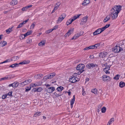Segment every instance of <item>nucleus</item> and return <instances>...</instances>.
Listing matches in <instances>:
<instances>
[{
	"instance_id": "1",
	"label": "nucleus",
	"mask_w": 125,
	"mask_h": 125,
	"mask_svg": "<svg viewBox=\"0 0 125 125\" xmlns=\"http://www.w3.org/2000/svg\"><path fill=\"white\" fill-rule=\"evenodd\" d=\"M122 6L118 5L114 6L111 10V15L112 20L115 19L118 16V14L121 10Z\"/></svg>"
},
{
	"instance_id": "2",
	"label": "nucleus",
	"mask_w": 125,
	"mask_h": 125,
	"mask_svg": "<svg viewBox=\"0 0 125 125\" xmlns=\"http://www.w3.org/2000/svg\"><path fill=\"white\" fill-rule=\"evenodd\" d=\"M81 15V14H79L75 15L73 17L69 19L66 22V25H68L71 24L73 21L79 18V17Z\"/></svg>"
},
{
	"instance_id": "3",
	"label": "nucleus",
	"mask_w": 125,
	"mask_h": 125,
	"mask_svg": "<svg viewBox=\"0 0 125 125\" xmlns=\"http://www.w3.org/2000/svg\"><path fill=\"white\" fill-rule=\"evenodd\" d=\"M101 78L103 81L105 82H107L111 80L110 77L106 75H103Z\"/></svg>"
},
{
	"instance_id": "4",
	"label": "nucleus",
	"mask_w": 125,
	"mask_h": 125,
	"mask_svg": "<svg viewBox=\"0 0 125 125\" xmlns=\"http://www.w3.org/2000/svg\"><path fill=\"white\" fill-rule=\"evenodd\" d=\"M66 15L65 13H63L59 17L58 19L57 20L56 23L59 24L64 19Z\"/></svg>"
},
{
	"instance_id": "5",
	"label": "nucleus",
	"mask_w": 125,
	"mask_h": 125,
	"mask_svg": "<svg viewBox=\"0 0 125 125\" xmlns=\"http://www.w3.org/2000/svg\"><path fill=\"white\" fill-rule=\"evenodd\" d=\"M123 50L121 47L117 45L112 49L113 51L115 53H118L122 51Z\"/></svg>"
},
{
	"instance_id": "6",
	"label": "nucleus",
	"mask_w": 125,
	"mask_h": 125,
	"mask_svg": "<svg viewBox=\"0 0 125 125\" xmlns=\"http://www.w3.org/2000/svg\"><path fill=\"white\" fill-rule=\"evenodd\" d=\"M45 89L46 92L51 94L55 90V88L54 87H47Z\"/></svg>"
},
{
	"instance_id": "7",
	"label": "nucleus",
	"mask_w": 125,
	"mask_h": 125,
	"mask_svg": "<svg viewBox=\"0 0 125 125\" xmlns=\"http://www.w3.org/2000/svg\"><path fill=\"white\" fill-rule=\"evenodd\" d=\"M84 65L83 64H79L76 67V70L78 71H84Z\"/></svg>"
},
{
	"instance_id": "8",
	"label": "nucleus",
	"mask_w": 125,
	"mask_h": 125,
	"mask_svg": "<svg viewBox=\"0 0 125 125\" xmlns=\"http://www.w3.org/2000/svg\"><path fill=\"white\" fill-rule=\"evenodd\" d=\"M69 81L72 83H75L78 81V78L76 77H74L72 76L69 79Z\"/></svg>"
},
{
	"instance_id": "9",
	"label": "nucleus",
	"mask_w": 125,
	"mask_h": 125,
	"mask_svg": "<svg viewBox=\"0 0 125 125\" xmlns=\"http://www.w3.org/2000/svg\"><path fill=\"white\" fill-rule=\"evenodd\" d=\"M97 66V65L95 63H89L87 64L86 65V67L89 69H92L94 67Z\"/></svg>"
},
{
	"instance_id": "10",
	"label": "nucleus",
	"mask_w": 125,
	"mask_h": 125,
	"mask_svg": "<svg viewBox=\"0 0 125 125\" xmlns=\"http://www.w3.org/2000/svg\"><path fill=\"white\" fill-rule=\"evenodd\" d=\"M32 81L31 80V79H28L25 81H24L21 82V84L22 86H24L31 83Z\"/></svg>"
},
{
	"instance_id": "11",
	"label": "nucleus",
	"mask_w": 125,
	"mask_h": 125,
	"mask_svg": "<svg viewBox=\"0 0 125 125\" xmlns=\"http://www.w3.org/2000/svg\"><path fill=\"white\" fill-rule=\"evenodd\" d=\"M103 31L102 28H99L93 33V34L94 36L96 35L101 33Z\"/></svg>"
},
{
	"instance_id": "12",
	"label": "nucleus",
	"mask_w": 125,
	"mask_h": 125,
	"mask_svg": "<svg viewBox=\"0 0 125 125\" xmlns=\"http://www.w3.org/2000/svg\"><path fill=\"white\" fill-rule=\"evenodd\" d=\"M55 75V73H53L46 75L44 77V78L46 79H51L53 78Z\"/></svg>"
},
{
	"instance_id": "13",
	"label": "nucleus",
	"mask_w": 125,
	"mask_h": 125,
	"mask_svg": "<svg viewBox=\"0 0 125 125\" xmlns=\"http://www.w3.org/2000/svg\"><path fill=\"white\" fill-rule=\"evenodd\" d=\"M107 55V52L104 51L100 53L99 54V56L100 58H104Z\"/></svg>"
},
{
	"instance_id": "14",
	"label": "nucleus",
	"mask_w": 125,
	"mask_h": 125,
	"mask_svg": "<svg viewBox=\"0 0 125 125\" xmlns=\"http://www.w3.org/2000/svg\"><path fill=\"white\" fill-rule=\"evenodd\" d=\"M110 66L108 65L106 66L105 68L104 69L103 71L106 74H110V72L108 71L110 70Z\"/></svg>"
},
{
	"instance_id": "15",
	"label": "nucleus",
	"mask_w": 125,
	"mask_h": 125,
	"mask_svg": "<svg viewBox=\"0 0 125 125\" xmlns=\"http://www.w3.org/2000/svg\"><path fill=\"white\" fill-rule=\"evenodd\" d=\"M88 18V16H87L83 17V18L82 20L80 23V25H82L85 23L87 22Z\"/></svg>"
},
{
	"instance_id": "16",
	"label": "nucleus",
	"mask_w": 125,
	"mask_h": 125,
	"mask_svg": "<svg viewBox=\"0 0 125 125\" xmlns=\"http://www.w3.org/2000/svg\"><path fill=\"white\" fill-rule=\"evenodd\" d=\"M75 101V95H74L73 96V98L70 101L71 107L72 108L73 107V105Z\"/></svg>"
},
{
	"instance_id": "17",
	"label": "nucleus",
	"mask_w": 125,
	"mask_h": 125,
	"mask_svg": "<svg viewBox=\"0 0 125 125\" xmlns=\"http://www.w3.org/2000/svg\"><path fill=\"white\" fill-rule=\"evenodd\" d=\"M60 3L59 2L56 3V5L55 6L54 9L52 10V13L54 12H55V10H56L58 9L60 5Z\"/></svg>"
},
{
	"instance_id": "18",
	"label": "nucleus",
	"mask_w": 125,
	"mask_h": 125,
	"mask_svg": "<svg viewBox=\"0 0 125 125\" xmlns=\"http://www.w3.org/2000/svg\"><path fill=\"white\" fill-rule=\"evenodd\" d=\"M30 62V61L29 60H24L23 61L20 62L19 63H18L19 64H19L21 65H23L25 64H27L29 63Z\"/></svg>"
},
{
	"instance_id": "19",
	"label": "nucleus",
	"mask_w": 125,
	"mask_h": 125,
	"mask_svg": "<svg viewBox=\"0 0 125 125\" xmlns=\"http://www.w3.org/2000/svg\"><path fill=\"white\" fill-rule=\"evenodd\" d=\"M61 95L59 93H57L56 92H54L53 94V96L54 98H58L59 97L61 96Z\"/></svg>"
},
{
	"instance_id": "20",
	"label": "nucleus",
	"mask_w": 125,
	"mask_h": 125,
	"mask_svg": "<svg viewBox=\"0 0 125 125\" xmlns=\"http://www.w3.org/2000/svg\"><path fill=\"white\" fill-rule=\"evenodd\" d=\"M90 2L89 0H84L82 3V4L84 6L87 5Z\"/></svg>"
},
{
	"instance_id": "21",
	"label": "nucleus",
	"mask_w": 125,
	"mask_h": 125,
	"mask_svg": "<svg viewBox=\"0 0 125 125\" xmlns=\"http://www.w3.org/2000/svg\"><path fill=\"white\" fill-rule=\"evenodd\" d=\"M32 6V5H31L29 6H28L23 7L22 9V10L23 11H26L29 8L31 7Z\"/></svg>"
},
{
	"instance_id": "22",
	"label": "nucleus",
	"mask_w": 125,
	"mask_h": 125,
	"mask_svg": "<svg viewBox=\"0 0 125 125\" xmlns=\"http://www.w3.org/2000/svg\"><path fill=\"white\" fill-rule=\"evenodd\" d=\"M14 26H12L10 28L6 30L5 31L7 34L10 33L11 31H13L12 30Z\"/></svg>"
},
{
	"instance_id": "23",
	"label": "nucleus",
	"mask_w": 125,
	"mask_h": 125,
	"mask_svg": "<svg viewBox=\"0 0 125 125\" xmlns=\"http://www.w3.org/2000/svg\"><path fill=\"white\" fill-rule=\"evenodd\" d=\"M7 44V42L4 41H2L0 43V46L3 47Z\"/></svg>"
},
{
	"instance_id": "24",
	"label": "nucleus",
	"mask_w": 125,
	"mask_h": 125,
	"mask_svg": "<svg viewBox=\"0 0 125 125\" xmlns=\"http://www.w3.org/2000/svg\"><path fill=\"white\" fill-rule=\"evenodd\" d=\"M34 91L35 92H40L43 90L42 88L40 87L34 89Z\"/></svg>"
},
{
	"instance_id": "25",
	"label": "nucleus",
	"mask_w": 125,
	"mask_h": 125,
	"mask_svg": "<svg viewBox=\"0 0 125 125\" xmlns=\"http://www.w3.org/2000/svg\"><path fill=\"white\" fill-rule=\"evenodd\" d=\"M45 40H43L39 43L38 45L41 47L45 45Z\"/></svg>"
},
{
	"instance_id": "26",
	"label": "nucleus",
	"mask_w": 125,
	"mask_h": 125,
	"mask_svg": "<svg viewBox=\"0 0 125 125\" xmlns=\"http://www.w3.org/2000/svg\"><path fill=\"white\" fill-rule=\"evenodd\" d=\"M42 114V113L40 112H37L35 113L33 115V117H36L39 116Z\"/></svg>"
},
{
	"instance_id": "27",
	"label": "nucleus",
	"mask_w": 125,
	"mask_h": 125,
	"mask_svg": "<svg viewBox=\"0 0 125 125\" xmlns=\"http://www.w3.org/2000/svg\"><path fill=\"white\" fill-rule=\"evenodd\" d=\"M17 3V1L16 0H13L10 3L11 5L14 6L16 5Z\"/></svg>"
},
{
	"instance_id": "28",
	"label": "nucleus",
	"mask_w": 125,
	"mask_h": 125,
	"mask_svg": "<svg viewBox=\"0 0 125 125\" xmlns=\"http://www.w3.org/2000/svg\"><path fill=\"white\" fill-rule=\"evenodd\" d=\"M111 17L110 15H107L106 17L105 18L104 20V22H107L108 20H109Z\"/></svg>"
},
{
	"instance_id": "29",
	"label": "nucleus",
	"mask_w": 125,
	"mask_h": 125,
	"mask_svg": "<svg viewBox=\"0 0 125 125\" xmlns=\"http://www.w3.org/2000/svg\"><path fill=\"white\" fill-rule=\"evenodd\" d=\"M94 49V47L93 46H91L88 47H86L83 49V50L88 51L90 49Z\"/></svg>"
},
{
	"instance_id": "30",
	"label": "nucleus",
	"mask_w": 125,
	"mask_h": 125,
	"mask_svg": "<svg viewBox=\"0 0 125 125\" xmlns=\"http://www.w3.org/2000/svg\"><path fill=\"white\" fill-rule=\"evenodd\" d=\"M19 66V64L17 63H15L13 64H12L10 65V67H11L12 68H14L15 67H17Z\"/></svg>"
},
{
	"instance_id": "31",
	"label": "nucleus",
	"mask_w": 125,
	"mask_h": 125,
	"mask_svg": "<svg viewBox=\"0 0 125 125\" xmlns=\"http://www.w3.org/2000/svg\"><path fill=\"white\" fill-rule=\"evenodd\" d=\"M125 85V83L121 81L119 83V86L121 88L124 87Z\"/></svg>"
},
{
	"instance_id": "32",
	"label": "nucleus",
	"mask_w": 125,
	"mask_h": 125,
	"mask_svg": "<svg viewBox=\"0 0 125 125\" xmlns=\"http://www.w3.org/2000/svg\"><path fill=\"white\" fill-rule=\"evenodd\" d=\"M9 79L8 76H6L5 77L1 78L0 79V81L2 80H8Z\"/></svg>"
},
{
	"instance_id": "33",
	"label": "nucleus",
	"mask_w": 125,
	"mask_h": 125,
	"mask_svg": "<svg viewBox=\"0 0 125 125\" xmlns=\"http://www.w3.org/2000/svg\"><path fill=\"white\" fill-rule=\"evenodd\" d=\"M64 89V88L62 86L58 87L56 89V90L58 92L61 91Z\"/></svg>"
},
{
	"instance_id": "34",
	"label": "nucleus",
	"mask_w": 125,
	"mask_h": 125,
	"mask_svg": "<svg viewBox=\"0 0 125 125\" xmlns=\"http://www.w3.org/2000/svg\"><path fill=\"white\" fill-rule=\"evenodd\" d=\"M80 36V35L78 34L77 33L72 38V40L73 39H76L78 38Z\"/></svg>"
},
{
	"instance_id": "35",
	"label": "nucleus",
	"mask_w": 125,
	"mask_h": 125,
	"mask_svg": "<svg viewBox=\"0 0 125 125\" xmlns=\"http://www.w3.org/2000/svg\"><path fill=\"white\" fill-rule=\"evenodd\" d=\"M32 42V40L30 38H28L26 40V43L27 44H30Z\"/></svg>"
},
{
	"instance_id": "36",
	"label": "nucleus",
	"mask_w": 125,
	"mask_h": 125,
	"mask_svg": "<svg viewBox=\"0 0 125 125\" xmlns=\"http://www.w3.org/2000/svg\"><path fill=\"white\" fill-rule=\"evenodd\" d=\"M94 48V49L99 48H100V44L99 43H97L95 44L94 45H93Z\"/></svg>"
},
{
	"instance_id": "37",
	"label": "nucleus",
	"mask_w": 125,
	"mask_h": 125,
	"mask_svg": "<svg viewBox=\"0 0 125 125\" xmlns=\"http://www.w3.org/2000/svg\"><path fill=\"white\" fill-rule=\"evenodd\" d=\"M110 24H106L105 26H104L101 28L102 30H103V31L105 30L106 28H108L110 26Z\"/></svg>"
},
{
	"instance_id": "38",
	"label": "nucleus",
	"mask_w": 125,
	"mask_h": 125,
	"mask_svg": "<svg viewBox=\"0 0 125 125\" xmlns=\"http://www.w3.org/2000/svg\"><path fill=\"white\" fill-rule=\"evenodd\" d=\"M32 31H28L25 34V36L26 37L29 35H30L32 33Z\"/></svg>"
},
{
	"instance_id": "39",
	"label": "nucleus",
	"mask_w": 125,
	"mask_h": 125,
	"mask_svg": "<svg viewBox=\"0 0 125 125\" xmlns=\"http://www.w3.org/2000/svg\"><path fill=\"white\" fill-rule=\"evenodd\" d=\"M19 58L17 56H14L12 57L11 59V61H16Z\"/></svg>"
},
{
	"instance_id": "40",
	"label": "nucleus",
	"mask_w": 125,
	"mask_h": 125,
	"mask_svg": "<svg viewBox=\"0 0 125 125\" xmlns=\"http://www.w3.org/2000/svg\"><path fill=\"white\" fill-rule=\"evenodd\" d=\"M35 84L36 87L38 86L41 85L42 84V83L40 81L37 82H36Z\"/></svg>"
},
{
	"instance_id": "41",
	"label": "nucleus",
	"mask_w": 125,
	"mask_h": 125,
	"mask_svg": "<svg viewBox=\"0 0 125 125\" xmlns=\"http://www.w3.org/2000/svg\"><path fill=\"white\" fill-rule=\"evenodd\" d=\"M13 84L14 88H16L19 85V83L16 82H15Z\"/></svg>"
},
{
	"instance_id": "42",
	"label": "nucleus",
	"mask_w": 125,
	"mask_h": 125,
	"mask_svg": "<svg viewBox=\"0 0 125 125\" xmlns=\"http://www.w3.org/2000/svg\"><path fill=\"white\" fill-rule=\"evenodd\" d=\"M91 92L96 94L97 93V90L96 89H93L91 90Z\"/></svg>"
},
{
	"instance_id": "43",
	"label": "nucleus",
	"mask_w": 125,
	"mask_h": 125,
	"mask_svg": "<svg viewBox=\"0 0 125 125\" xmlns=\"http://www.w3.org/2000/svg\"><path fill=\"white\" fill-rule=\"evenodd\" d=\"M101 112L102 113H104L106 111V108L105 107H103L101 109Z\"/></svg>"
},
{
	"instance_id": "44",
	"label": "nucleus",
	"mask_w": 125,
	"mask_h": 125,
	"mask_svg": "<svg viewBox=\"0 0 125 125\" xmlns=\"http://www.w3.org/2000/svg\"><path fill=\"white\" fill-rule=\"evenodd\" d=\"M82 94L83 96H85L86 94V93L84 89V88L82 87Z\"/></svg>"
},
{
	"instance_id": "45",
	"label": "nucleus",
	"mask_w": 125,
	"mask_h": 125,
	"mask_svg": "<svg viewBox=\"0 0 125 125\" xmlns=\"http://www.w3.org/2000/svg\"><path fill=\"white\" fill-rule=\"evenodd\" d=\"M70 35V33H69V31H68V32L64 35V37H69Z\"/></svg>"
},
{
	"instance_id": "46",
	"label": "nucleus",
	"mask_w": 125,
	"mask_h": 125,
	"mask_svg": "<svg viewBox=\"0 0 125 125\" xmlns=\"http://www.w3.org/2000/svg\"><path fill=\"white\" fill-rule=\"evenodd\" d=\"M26 36H25V34H22L20 35V39H23Z\"/></svg>"
},
{
	"instance_id": "47",
	"label": "nucleus",
	"mask_w": 125,
	"mask_h": 125,
	"mask_svg": "<svg viewBox=\"0 0 125 125\" xmlns=\"http://www.w3.org/2000/svg\"><path fill=\"white\" fill-rule=\"evenodd\" d=\"M114 118H112L110 119L109 121L108 122L109 123L111 124L114 122Z\"/></svg>"
},
{
	"instance_id": "48",
	"label": "nucleus",
	"mask_w": 125,
	"mask_h": 125,
	"mask_svg": "<svg viewBox=\"0 0 125 125\" xmlns=\"http://www.w3.org/2000/svg\"><path fill=\"white\" fill-rule=\"evenodd\" d=\"M119 77L120 75L119 74H117L114 77V78L115 80H118L119 79Z\"/></svg>"
},
{
	"instance_id": "49",
	"label": "nucleus",
	"mask_w": 125,
	"mask_h": 125,
	"mask_svg": "<svg viewBox=\"0 0 125 125\" xmlns=\"http://www.w3.org/2000/svg\"><path fill=\"white\" fill-rule=\"evenodd\" d=\"M74 29L73 28H72L70 29V30H68V31H69V33H70V34H72L73 32Z\"/></svg>"
},
{
	"instance_id": "50",
	"label": "nucleus",
	"mask_w": 125,
	"mask_h": 125,
	"mask_svg": "<svg viewBox=\"0 0 125 125\" xmlns=\"http://www.w3.org/2000/svg\"><path fill=\"white\" fill-rule=\"evenodd\" d=\"M35 26V24L33 23H32L30 27V29H33Z\"/></svg>"
},
{
	"instance_id": "51",
	"label": "nucleus",
	"mask_w": 125,
	"mask_h": 125,
	"mask_svg": "<svg viewBox=\"0 0 125 125\" xmlns=\"http://www.w3.org/2000/svg\"><path fill=\"white\" fill-rule=\"evenodd\" d=\"M30 87L31 88H33L36 87V85L35 83H31L30 85Z\"/></svg>"
},
{
	"instance_id": "52",
	"label": "nucleus",
	"mask_w": 125,
	"mask_h": 125,
	"mask_svg": "<svg viewBox=\"0 0 125 125\" xmlns=\"http://www.w3.org/2000/svg\"><path fill=\"white\" fill-rule=\"evenodd\" d=\"M7 94H3L2 96V98L3 99H5L7 96Z\"/></svg>"
},
{
	"instance_id": "53",
	"label": "nucleus",
	"mask_w": 125,
	"mask_h": 125,
	"mask_svg": "<svg viewBox=\"0 0 125 125\" xmlns=\"http://www.w3.org/2000/svg\"><path fill=\"white\" fill-rule=\"evenodd\" d=\"M52 29H51L46 31H45V33H49L50 32H52Z\"/></svg>"
},
{
	"instance_id": "54",
	"label": "nucleus",
	"mask_w": 125,
	"mask_h": 125,
	"mask_svg": "<svg viewBox=\"0 0 125 125\" xmlns=\"http://www.w3.org/2000/svg\"><path fill=\"white\" fill-rule=\"evenodd\" d=\"M12 92L11 91L9 92L8 93L6 94H7V96H12Z\"/></svg>"
},
{
	"instance_id": "55",
	"label": "nucleus",
	"mask_w": 125,
	"mask_h": 125,
	"mask_svg": "<svg viewBox=\"0 0 125 125\" xmlns=\"http://www.w3.org/2000/svg\"><path fill=\"white\" fill-rule=\"evenodd\" d=\"M29 19H28L27 20H26L25 21H24L22 22L21 23L23 26L24 24H25L26 23L29 21Z\"/></svg>"
},
{
	"instance_id": "56",
	"label": "nucleus",
	"mask_w": 125,
	"mask_h": 125,
	"mask_svg": "<svg viewBox=\"0 0 125 125\" xmlns=\"http://www.w3.org/2000/svg\"><path fill=\"white\" fill-rule=\"evenodd\" d=\"M58 27V25H57L55 26L52 29V30H55L57 29Z\"/></svg>"
},
{
	"instance_id": "57",
	"label": "nucleus",
	"mask_w": 125,
	"mask_h": 125,
	"mask_svg": "<svg viewBox=\"0 0 125 125\" xmlns=\"http://www.w3.org/2000/svg\"><path fill=\"white\" fill-rule=\"evenodd\" d=\"M31 89V88L30 87V88L29 87H26V90H25V91L26 92H28Z\"/></svg>"
},
{
	"instance_id": "58",
	"label": "nucleus",
	"mask_w": 125,
	"mask_h": 125,
	"mask_svg": "<svg viewBox=\"0 0 125 125\" xmlns=\"http://www.w3.org/2000/svg\"><path fill=\"white\" fill-rule=\"evenodd\" d=\"M23 26L21 24V23L17 27V28H21Z\"/></svg>"
},
{
	"instance_id": "59",
	"label": "nucleus",
	"mask_w": 125,
	"mask_h": 125,
	"mask_svg": "<svg viewBox=\"0 0 125 125\" xmlns=\"http://www.w3.org/2000/svg\"><path fill=\"white\" fill-rule=\"evenodd\" d=\"M78 75V74L76 73H75L73 75H72L74 77H77Z\"/></svg>"
},
{
	"instance_id": "60",
	"label": "nucleus",
	"mask_w": 125,
	"mask_h": 125,
	"mask_svg": "<svg viewBox=\"0 0 125 125\" xmlns=\"http://www.w3.org/2000/svg\"><path fill=\"white\" fill-rule=\"evenodd\" d=\"M79 71L78 72L77 74H78V75H80L81 74V73H83V71Z\"/></svg>"
},
{
	"instance_id": "61",
	"label": "nucleus",
	"mask_w": 125,
	"mask_h": 125,
	"mask_svg": "<svg viewBox=\"0 0 125 125\" xmlns=\"http://www.w3.org/2000/svg\"><path fill=\"white\" fill-rule=\"evenodd\" d=\"M11 61H10V60L8 59L4 61V63H5L8 62H10Z\"/></svg>"
},
{
	"instance_id": "62",
	"label": "nucleus",
	"mask_w": 125,
	"mask_h": 125,
	"mask_svg": "<svg viewBox=\"0 0 125 125\" xmlns=\"http://www.w3.org/2000/svg\"><path fill=\"white\" fill-rule=\"evenodd\" d=\"M9 87H11V86H12V87L14 88L13 83H11V84H9Z\"/></svg>"
},
{
	"instance_id": "63",
	"label": "nucleus",
	"mask_w": 125,
	"mask_h": 125,
	"mask_svg": "<svg viewBox=\"0 0 125 125\" xmlns=\"http://www.w3.org/2000/svg\"><path fill=\"white\" fill-rule=\"evenodd\" d=\"M26 31H27V29H23V30H22V31L23 32H25Z\"/></svg>"
},
{
	"instance_id": "64",
	"label": "nucleus",
	"mask_w": 125,
	"mask_h": 125,
	"mask_svg": "<svg viewBox=\"0 0 125 125\" xmlns=\"http://www.w3.org/2000/svg\"><path fill=\"white\" fill-rule=\"evenodd\" d=\"M45 85L46 87H48V86H50V85H49L48 84H45Z\"/></svg>"
}]
</instances>
